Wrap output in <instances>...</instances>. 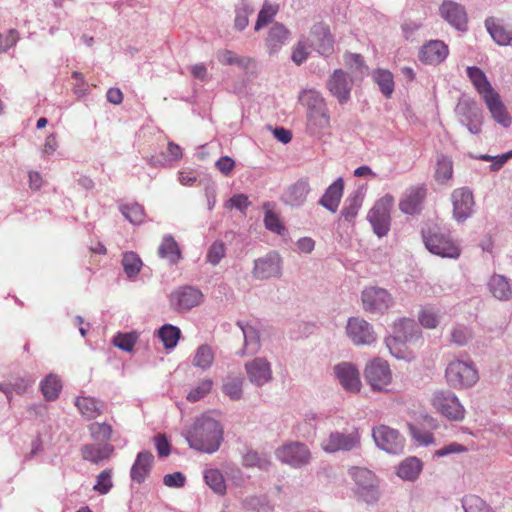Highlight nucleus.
<instances>
[{
	"label": "nucleus",
	"mask_w": 512,
	"mask_h": 512,
	"mask_svg": "<svg viewBox=\"0 0 512 512\" xmlns=\"http://www.w3.org/2000/svg\"><path fill=\"white\" fill-rule=\"evenodd\" d=\"M364 377L373 390L383 391L390 384L392 374L385 360L375 358L366 365Z\"/></svg>",
	"instance_id": "12"
},
{
	"label": "nucleus",
	"mask_w": 512,
	"mask_h": 512,
	"mask_svg": "<svg viewBox=\"0 0 512 512\" xmlns=\"http://www.w3.org/2000/svg\"><path fill=\"white\" fill-rule=\"evenodd\" d=\"M334 373L341 386L349 392H359L361 388L360 374L356 366L350 362H342L334 367Z\"/></svg>",
	"instance_id": "20"
},
{
	"label": "nucleus",
	"mask_w": 512,
	"mask_h": 512,
	"mask_svg": "<svg viewBox=\"0 0 512 512\" xmlns=\"http://www.w3.org/2000/svg\"><path fill=\"white\" fill-rule=\"evenodd\" d=\"M299 101L306 107V113L327 107L321 93L315 89H304L299 94Z\"/></svg>",
	"instance_id": "38"
},
{
	"label": "nucleus",
	"mask_w": 512,
	"mask_h": 512,
	"mask_svg": "<svg viewBox=\"0 0 512 512\" xmlns=\"http://www.w3.org/2000/svg\"><path fill=\"white\" fill-rule=\"evenodd\" d=\"M448 55L447 45L440 40H431L423 45L419 58L425 64H438L446 59Z\"/></svg>",
	"instance_id": "24"
},
{
	"label": "nucleus",
	"mask_w": 512,
	"mask_h": 512,
	"mask_svg": "<svg viewBox=\"0 0 512 512\" xmlns=\"http://www.w3.org/2000/svg\"><path fill=\"white\" fill-rule=\"evenodd\" d=\"M344 191L342 178L336 179L325 191L319 200V204L328 211L335 213L338 210Z\"/></svg>",
	"instance_id": "28"
},
{
	"label": "nucleus",
	"mask_w": 512,
	"mask_h": 512,
	"mask_svg": "<svg viewBox=\"0 0 512 512\" xmlns=\"http://www.w3.org/2000/svg\"><path fill=\"white\" fill-rule=\"evenodd\" d=\"M61 390V383L57 376L50 374L41 382V391L48 401L55 400Z\"/></svg>",
	"instance_id": "47"
},
{
	"label": "nucleus",
	"mask_w": 512,
	"mask_h": 512,
	"mask_svg": "<svg viewBox=\"0 0 512 512\" xmlns=\"http://www.w3.org/2000/svg\"><path fill=\"white\" fill-rule=\"evenodd\" d=\"M290 35L289 30L281 23H275L268 32L266 47L269 54L278 52Z\"/></svg>",
	"instance_id": "32"
},
{
	"label": "nucleus",
	"mask_w": 512,
	"mask_h": 512,
	"mask_svg": "<svg viewBox=\"0 0 512 512\" xmlns=\"http://www.w3.org/2000/svg\"><path fill=\"white\" fill-rule=\"evenodd\" d=\"M217 60L222 65H235L240 68H247L251 62L249 57H242L231 50L223 49L216 53Z\"/></svg>",
	"instance_id": "43"
},
{
	"label": "nucleus",
	"mask_w": 512,
	"mask_h": 512,
	"mask_svg": "<svg viewBox=\"0 0 512 512\" xmlns=\"http://www.w3.org/2000/svg\"><path fill=\"white\" fill-rule=\"evenodd\" d=\"M417 323L412 319H400L394 323L393 336L387 337L385 343L392 355L402 358L401 351H394L397 344H404L417 340L420 337Z\"/></svg>",
	"instance_id": "7"
},
{
	"label": "nucleus",
	"mask_w": 512,
	"mask_h": 512,
	"mask_svg": "<svg viewBox=\"0 0 512 512\" xmlns=\"http://www.w3.org/2000/svg\"><path fill=\"white\" fill-rule=\"evenodd\" d=\"M122 266L127 277L134 278L141 270L142 260L135 252H125L122 258Z\"/></svg>",
	"instance_id": "46"
},
{
	"label": "nucleus",
	"mask_w": 512,
	"mask_h": 512,
	"mask_svg": "<svg viewBox=\"0 0 512 512\" xmlns=\"http://www.w3.org/2000/svg\"><path fill=\"white\" fill-rule=\"evenodd\" d=\"M453 205V218L462 223L472 216L474 213V196L472 191L467 187L455 189L451 194Z\"/></svg>",
	"instance_id": "16"
},
{
	"label": "nucleus",
	"mask_w": 512,
	"mask_h": 512,
	"mask_svg": "<svg viewBox=\"0 0 512 512\" xmlns=\"http://www.w3.org/2000/svg\"><path fill=\"white\" fill-rule=\"evenodd\" d=\"M373 77L381 92L386 97H390L394 91V80L392 73L387 70L379 69L374 73Z\"/></svg>",
	"instance_id": "49"
},
{
	"label": "nucleus",
	"mask_w": 512,
	"mask_h": 512,
	"mask_svg": "<svg viewBox=\"0 0 512 512\" xmlns=\"http://www.w3.org/2000/svg\"><path fill=\"white\" fill-rule=\"evenodd\" d=\"M275 454L281 462L295 468L307 465L311 459L308 447L300 442L284 444L276 450Z\"/></svg>",
	"instance_id": "14"
},
{
	"label": "nucleus",
	"mask_w": 512,
	"mask_h": 512,
	"mask_svg": "<svg viewBox=\"0 0 512 512\" xmlns=\"http://www.w3.org/2000/svg\"><path fill=\"white\" fill-rule=\"evenodd\" d=\"M485 27L491 38L500 46L512 45V25L503 20L488 17L485 20Z\"/></svg>",
	"instance_id": "22"
},
{
	"label": "nucleus",
	"mask_w": 512,
	"mask_h": 512,
	"mask_svg": "<svg viewBox=\"0 0 512 512\" xmlns=\"http://www.w3.org/2000/svg\"><path fill=\"white\" fill-rule=\"evenodd\" d=\"M376 446L389 454L398 455L404 452L405 439L398 430L386 425H379L372 430Z\"/></svg>",
	"instance_id": "8"
},
{
	"label": "nucleus",
	"mask_w": 512,
	"mask_h": 512,
	"mask_svg": "<svg viewBox=\"0 0 512 512\" xmlns=\"http://www.w3.org/2000/svg\"><path fill=\"white\" fill-rule=\"evenodd\" d=\"M466 73L474 88L483 99L496 92L488 81L485 73L479 67L469 66L466 69Z\"/></svg>",
	"instance_id": "31"
},
{
	"label": "nucleus",
	"mask_w": 512,
	"mask_h": 512,
	"mask_svg": "<svg viewBox=\"0 0 512 512\" xmlns=\"http://www.w3.org/2000/svg\"><path fill=\"white\" fill-rule=\"evenodd\" d=\"M419 322L423 327L433 329L439 323L438 315L432 309H424L419 314Z\"/></svg>",
	"instance_id": "64"
},
{
	"label": "nucleus",
	"mask_w": 512,
	"mask_h": 512,
	"mask_svg": "<svg viewBox=\"0 0 512 512\" xmlns=\"http://www.w3.org/2000/svg\"><path fill=\"white\" fill-rule=\"evenodd\" d=\"M75 405L86 419L91 420L102 414L104 403L93 397H77Z\"/></svg>",
	"instance_id": "34"
},
{
	"label": "nucleus",
	"mask_w": 512,
	"mask_h": 512,
	"mask_svg": "<svg viewBox=\"0 0 512 512\" xmlns=\"http://www.w3.org/2000/svg\"><path fill=\"white\" fill-rule=\"evenodd\" d=\"M205 483L218 495L226 493V483L222 473L218 469H206L204 471Z\"/></svg>",
	"instance_id": "41"
},
{
	"label": "nucleus",
	"mask_w": 512,
	"mask_h": 512,
	"mask_svg": "<svg viewBox=\"0 0 512 512\" xmlns=\"http://www.w3.org/2000/svg\"><path fill=\"white\" fill-rule=\"evenodd\" d=\"M189 447L201 453H215L223 441V428L216 419L202 415L182 432Z\"/></svg>",
	"instance_id": "1"
},
{
	"label": "nucleus",
	"mask_w": 512,
	"mask_h": 512,
	"mask_svg": "<svg viewBox=\"0 0 512 512\" xmlns=\"http://www.w3.org/2000/svg\"><path fill=\"white\" fill-rule=\"evenodd\" d=\"M89 432L94 440L107 443L111 439L112 427L107 423L94 422L89 425Z\"/></svg>",
	"instance_id": "53"
},
{
	"label": "nucleus",
	"mask_w": 512,
	"mask_h": 512,
	"mask_svg": "<svg viewBox=\"0 0 512 512\" xmlns=\"http://www.w3.org/2000/svg\"><path fill=\"white\" fill-rule=\"evenodd\" d=\"M432 405L450 420H462L465 410L456 395L451 391H437L432 398Z\"/></svg>",
	"instance_id": "11"
},
{
	"label": "nucleus",
	"mask_w": 512,
	"mask_h": 512,
	"mask_svg": "<svg viewBox=\"0 0 512 512\" xmlns=\"http://www.w3.org/2000/svg\"><path fill=\"white\" fill-rule=\"evenodd\" d=\"M135 343L136 336L133 333H118L113 339V344L117 348L127 352H130L133 349Z\"/></svg>",
	"instance_id": "61"
},
{
	"label": "nucleus",
	"mask_w": 512,
	"mask_h": 512,
	"mask_svg": "<svg viewBox=\"0 0 512 512\" xmlns=\"http://www.w3.org/2000/svg\"><path fill=\"white\" fill-rule=\"evenodd\" d=\"M453 164L452 160L444 155L438 157L436 167L437 181L444 183L452 178Z\"/></svg>",
	"instance_id": "51"
},
{
	"label": "nucleus",
	"mask_w": 512,
	"mask_h": 512,
	"mask_svg": "<svg viewBox=\"0 0 512 512\" xmlns=\"http://www.w3.org/2000/svg\"><path fill=\"white\" fill-rule=\"evenodd\" d=\"M425 190L423 188L411 189L399 203V208L403 213L414 214L418 211L423 199Z\"/></svg>",
	"instance_id": "35"
},
{
	"label": "nucleus",
	"mask_w": 512,
	"mask_h": 512,
	"mask_svg": "<svg viewBox=\"0 0 512 512\" xmlns=\"http://www.w3.org/2000/svg\"><path fill=\"white\" fill-rule=\"evenodd\" d=\"M394 204V197L390 194L380 198L367 214V220L371 224L374 233L378 237L386 236L390 229V212Z\"/></svg>",
	"instance_id": "5"
},
{
	"label": "nucleus",
	"mask_w": 512,
	"mask_h": 512,
	"mask_svg": "<svg viewBox=\"0 0 512 512\" xmlns=\"http://www.w3.org/2000/svg\"><path fill=\"white\" fill-rule=\"evenodd\" d=\"M253 8L249 4L242 1L236 8V16L234 26L237 30H244L249 23V15L253 13Z\"/></svg>",
	"instance_id": "55"
},
{
	"label": "nucleus",
	"mask_w": 512,
	"mask_h": 512,
	"mask_svg": "<svg viewBox=\"0 0 512 512\" xmlns=\"http://www.w3.org/2000/svg\"><path fill=\"white\" fill-rule=\"evenodd\" d=\"M248 380L255 386L262 387L273 378L271 363L265 357H256L245 363Z\"/></svg>",
	"instance_id": "19"
},
{
	"label": "nucleus",
	"mask_w": 512,
	"mask_h": 512,
	"mask_svg": "<svg viewBox=\"0 0 512 512\" xmlns=\"http://www.w3.org/2000/svg\"><path fill=\"white\" fill-rule=\"evenodd\" d=\"M278 11V5L264 4L258 14V18L255 24V30H260L263 26L267 25L272 21L273 17Z\"/></svg>",
	"instance_id": "56"
},
{
	"label": "nucleus",
	"mask_w": 512,
	"mask_h": 512,
	"mask_svg": "<svg viewBox=\"0 0 512 512\" xmlns=\"http://www.w3.org/2000/svg\"><path fill=\"white\" fill-rule=\"evenodd\" d=\"M252 275L258 280L279 278L282 275V258L275 252H269L265 256L254 261Z\"/></svg>",
	"instance_id": "15"
},
{
	"label": "nucleus",
	"mask_w": 512,
	"mask_h": 512,
	"mask_svg": "<svg viewBox=\"0 0 512 512\" xmlns=\"http://www.w3.org/2000/svg\"><path fill=\"white\" fill-rule=\"evenodd\" d=\"M243 465L246 467H257L261 470H268L271 462L265 455L249 450L243 455Z\"/></svg>",
	"instance_id": "50"
},
{
	"label": "nucleus",
	"mask_w": 512,
	"mask_h": 512,
	"mask_svg": "<svg viewBox=\"0 0 512 512\" xmlns=\"http://www.w3.org/2000/svg\"><path fill=\"white\" fill-rule=\"evenodd\" d=\"M243 382L242 377H227L223 382L222 392L231 400H240L243 395Z\"/></svg>",
	"instance_id": "45"
},
{
	"label": "nucleus",
	"mask_w": 512,
	"mask_h": 512,
	"mask_svg": "<svg viewBox=\"0 0 512 512\" xmlns=\"http://www.w3.org/2000/svg\"><path fill=\"white\" fill-rule=\"evenodd\" d=\"M113 451L114 447L108 443L86 444L81 448V455L84 460L98 464L108 459Z\"/></svg>",
	"instance_id": "30"
},
{
	"label": "nucleus",
	"mask_w": 512,
	"mask_h": 512,
	"mask_svg": "<svg viewBox=\"0 0 512 512\" xmlns=\"http://www.w3.org/2000/svg\"><path fill=\"white\" fill-rule=\"evenodd\" d=\"M422 471V462L416 457H408L403 460L398 468L397 475L406 481H414Z\"/></svg>",
	"instance_id": "37"
},
{
	"label": "nucleus",
	"mask_w": 512,
	"mask_h": 512,
	"mask_svg": "<svg viewBox=\"0 0 512 512\" xmlns=\"http://www.w3.org/2000/svg\"><path fill=\"white\" fill-rule=\"evenodd\" d=\"M154 456L149 451H142L131 468L130 475L133 481L142 483L148 475Z\"/></svg>",
	"instance_id": "33"
},
{
	"label": "nucleus",
	"mask_w": 512,
	"mask_h": 512,
	"mask_svg": "<svg viewBox=\"0 0 512 512\" xmlns=\"http://www.w3.org/2000/svg\"><path fill=\"white\" fill-rule=\"evenodd\" d=\"M214 358L215 354L212 347L207 344H202L197 348L192 364L197 368L207 370L212 366Z\"/></svg>",
	"instance_id": "40"
},
{
	"label": "nucleus",
	"mask_w": 512,
	"mask_h": 512,
	"mask_svg": "<svg viewBox=\"0 0 512 512\" xmlns=\"http://www.w3.org/2000/svg\"><path fill=\"white\" fill-rule=\"evenodd\" d=\"M483 100L491 113L492 118L500 125L509 127L512 122V118L506 110L500 95L497 92H494Z\"/></svg>",
	"instance_id": "27"
},
{
	"label": "nucleus",
	"mask_w": 512,
	"mask_h": 512,
	"mask_svg": "<svg viewBox=\"0 0 512 512\" xmlns=\"http://www.w3.org/2000/svg\"><path fill=\"white\" fill-rule=\"evenodd\" d=\"M123 216L132 224H140L144 220V209L138 203L123 205L121 207Z\"/></svg>",
	"instance_id": "52"
},
{
	"label": "nucleus",
	"mask_w": 512,
	"mask_h": 512,
	"mask_svg": "<svg viewBox=\"0 0 512 512\" xmlns=\"http://www.w3.org/2000/svg\"><path fill=\"white\" fill-rule=\"evenodd\" d=\"M348 474L354 482L353 492L359 500L367 504H374L379 500V480L371 470L351 467Z\"/></svg>",
	"instance_id": "2"
},
{
	"label": "nucleus",
	"mask_w": 512,
	"mask_h": 512,
	"mask_svg": "<svg viewBox=\"0 0 512 512\" xmlns=\"http://www.w3.org/2000/svg\"><path fill=\"white\" fill-rule=\"evenodd\" d=\"M202 292L193 286H181L171 292L169 302L177 312H187L203 302Z\"/></svg>",
	"instance_id": "13"
},
{
	"label": "nucleus",
	"mask_w": 512,
	"mask_h": 512,
	"mask_svg": "<svg viewBox=\"0 0 512 512\" xmlns=\"http://www.w3.org/2000/svg\"><path fill=\"white\" fill-rule=\"evenodd\" d=\"M363 309L369 313L383 314L394 304V299L388 290L370 286L361 294Z\"/></svg>",
	"instance_id": "9"
},
{
	"label": "nucleus",
	"mask_w": 512,
	"mask_h": 512,
	"mask_svg": "<svg viewBox=\"0 0 512 512\" xmlns=\"http://www.w3.org/2000/svg\"><path fill=\"white\" fill-rule=\"evenodd\" d=\"M243 509L247 511H270L271 507L268 505L266 496H249L242 502Z\"/></svg>",
	"instance_id": "54"
},
{
	"label": "nucleus",
	"mask_w": 512,
	"mask_h": 512,
	"mask_svg": "<svg viewBox=\"0 0 512 512\" xmlns=\"http://www.w3.org/2000/svg\"><path fill=\"white\" fill-rule=\"evenodd\" d=\"M237 326L241 329L244 337V346L237 354L239 356L256 354L261 347L259 331L254 326L241 321L237 322Z\"/></svg>",
	"instance_id": "26"
},
{
	"label": "nucleus",
	"mask_w": 512,
	"mask_h": 512,
	"mask_svg": "<svg viewBox=\"0 0 512 512\" xmlns=\"http://www.w3.org/2000/svg\"><path fill=\"white\" fill-rule=\"evenodd\" d=\"M307 41L311 48L320 55L328 57L334 51V39L330 29L324 23H316L312 26Z\"/></svg>",
	"instance_id": "18"
},
{
	"label": "nucleus",
	"mask_w": 512,
	"mask_h": 512,
	"mask_svg": "<svg viewBox=\"0 0 512 512\" xmlns=\"http://www.w3.org/2000/svg\"><path fill=\"white\" fill-rule=\"evenodd\" d=\"M346 335L356 346H369L377 340L373 326L361 317H350L345 327Z\"/></svg>",
	"instance_id": "10"
},
{
	"label": "nucleus",
	"mask_w": 512,
	"mask_h": 512,
	"mask_svg": "<svg viewBox=\"0 0 512 512\" xmlns=\"http://www.w3.org/2000/svg\"><path fill=\"white\" fill-rule=\"evenodd\" d=\"M447 383L454 388L471 387L478 381V372L471 361L454 360L445 371Z\"/></svg>",
	"instance_id": "4"
},
{
	"label": "nucleus",
	"mask_w": 512,
	"mask_h": 512,
	"mask_svg": "<svg viewBox=\"0 0 512 512\" xmlns=\"http://www.w3.org/2000/svg\"><path fill=\"white\" fill-rule=\"evenodd\" d=\"M487 286L493 297L499 301H509L512 299V282L506 276L501 274L492 275Z\"/></svg>",
	"instance_id": "29"
},
{
	"label": "nucleus",
	"mask_w": 512,
	"mask_h": 512,
	"mask_svg": "<svg viewBox=\"0 0 512 512\" xmlns=\"http://www.w3.org/2000/svg\"><path fill=\"white\" fill-rule=\"evenodd\" d=\"M213 382L211 379L202 380L197 387L193 388L187 395V400L190 402H197L206 396L212 388Z\"/></svg>",
	"instance_id": "59"
},
{
	"label": "nucleus",
	"mask_w": 512,
	"mask_h": 512,
	"mask_svg": "<svg viewBox=\"0 0 512 512\" xmlns=\"http://www.w3.org/2000/svg\"><path fill=\"white\" fill-rule=\"evenodd\" d=\"M310 45L306 40H299L292 52V60L297 65L302 64L309 56Z\"/></svg>",
	"instance_id": "63"
},
{
	"label": "nucleus",
	"mask_w": 512,
	"mask_h": 512,
	"mask_svg": "<svg viewBox=\"0 0 512 512\" xmlns=\"http://www.w3.org/2000/svg\"><path fill=\"white\" fill-rule=\"evenodd\" d=\"M353 86L351 77L342 69H336L326 82V88L337 99L339 104H346L350 100Z\"/></svg>",
	"instance_id": "17"
},
{
	"label": "nucleus",
	"mask_w": 512,
	"mask_h": 512,
	"mask_svg": "<svg viewBox=\"0 0 512 512\" xmlns=\"http://www.w3.org/2000/svg\"><path fill=\"white\" fill-rule=\"evenodd\" d=\"M270 206V203L264 204L265 211V217H264V224L265 227L275 233L282 234L284 230V226L281 224L279 217L270 209H268Z\"/></svg>",
	"instance_id": "57"
},
{
	"label": "nucleus",
	"mask_w": 512,
	"mask_h": 512,
	"mask_svg": "<svg viewBox=\"0 0 512 512\" xmlns=\"http://www.w3.org/2000/svg\"><path fill=\"white\" fill-rule=\"evenodd\" d=\"M362 204L363 195L361 192L357 191L346 199L345 205L341 211V216L348 222L354 221Z\"/></svg>",
	"instance_id": "39"
},
{
	"label": "nucleus",
	"mask_w": 512,
	"mask_h": 512,
	"mask_svg": "<svg viewBox=\"0 0 512 512\" xmlns=\"http://www.w3.org/2000/svg\"><path fill=\"white\" fill-rule=\"evenodd\" d=\"M310 184L307 179H299L290 185L282 195V201L291 207H301L310 193Z\"/></svg>",
	"instance_id": "23"
},
{
	"label": "nucleus",
	"mask_w": 512,
	"mask_h": 512,
	"mask_svg": "<svg viewBox=\"0 0 512 512\" xmlns=\"http://www.w3.org/2000/svg\"><path fill=\"white\" fill-rule=\"evenodd\" d=\"M440 14L456 29L461 31L467 29V14L462 5L454 1L446 0L440 6Z\"/></svg>",
	"instance_id": "21"
},
{
	"label": "nucleus",
	"mask_w": 512,
	"mask_h": 512,
	"mask_svg": "<svg viewBox=\"0 0 512 512\" xmlns=\"http://www.w3.org/2000/svg\"><path fill=\"white\" fill-rule=\"evenodd\" d=\"M361 435L358 428L350 431H333L321 442L326 453L349 452L360 448Z\"/></svg>",
	"instance_id": "6"
},
{
	"label": "nucleus",
	"mask_w": 512,
	"mask_h": 512,
	"mask_svg": "<svg viewBox=\"0 0 512 512\" xmlns=\"http://www.w3.org/2000/svg\"><path fill=\"white\" fill-rule=\"evenodd\" d=\"M225 256V245L221 241L214 242L208 252L206 259L212 265H217L221 259Z\"/></svg>",
	"instance_id": "62"
},
{
	"label": "nucleus",
	"mask_w": 512,
	"mask_h": 512,
	"mask_svg": "<svg viewBox=\"0 0 512 512\" xmlns=\"http://www.w3.org/2000/svg\"><path fill=\"white\" fill-rule=\"evenodd\" d=\"M464 512H495L483 499L476 495H466L462 499Z\"/></svg>",
	"instance_id": "48"
},
{
	"label": "nucleus",
	"mask_w": 512,
	"mask_h": 512,
	"mask_svg": "<svg viewBox=\"0 0 512 512\" xmlns=\"http://www.w3.org/2000/svg\"><path fill=\"white\" fill-rule=\"evenodd\" d=\"M460 121L471 134H479L482 125V112L477 107H469L468 114H463Z\"/></svg>",
	"instance_id": "42"
},
{
	"label": "nucleus",
	"mask_w": 512,
	"mask_h": 512,
	"mask_svg": "<svg viewBox=\"0 0 512 512\" xmlns=\"http://www.w3.org/2000/svg\"><path fill=\"white\" fill-rule=\"evenodd\" d=\"M158 254L161 258L166 259L170 264H177L181 259L180 248L171 235L163 237L158 248Z\"/></svg>",
	"instance_id": "36"
},
{
	"label": "nucleus",
	"mask_w": 512,
	"mask_h": 512,
	"mask_svg": "<svg viewBox=\"0 0 512 512\" xmlns=\"http://www.w3.org/2000/svg\"><path fill=\"white\" fill-rule=\"evenodd\" d=\"M307 130L311 135L320 136L330 127V114L328 107L306 113Z\"/></svg>",
	"instance_id": "25"
},
{
	"label": "nucleus",
	"mask_w": 512,
	"mask_h": 512,
	"mask_svg": "<svg viewBox=\"0 0 512 512\" xmlns=\"http://www.w3.org/2000/svg\"><path fill=\"white\" fill-rule=\"evenodd\" d=\"M180 335V329L171 324H165L158 330V336L166 349L174 348L179 341Z\"/></svg>",
	"instance_id": "44"
},
{
	"label": "nucleus",
	"mask_w": 512,
	"mask_h": 512,
	"mask_svg": "<svg viewBox=\"0 0 512 512\" xmlns=\"http://www.w3.org/2000/svg\"><path fill=\"white\" fill-rule=\"evenodd\" d=\"M472 338L470 329L463 325L455 326L451 331V341L457 345L463 346Z\"/></svg>",
	"instance_id": "60"
},
{
	"label": "nucleus",
	"mask_w": 512,
	"mask_h": 512,
	"mask_svg": "<svg viewBox=\"0 0 512 512\" xmlns=\"http://www.w3.org/2000/svg\"><path fill=\"white\" fill-rule=\"evenodd\" d=\"M113 487L112 482V470L106 469L103 470L98 476L96 480V484L94 485L93 489L100 494L104 495L107 494L111 488Z\"/></svg>",
	"instance_id": "58"
},
{
	"label": "nucleus",
	"mask_w": 512,
	"mask_h": 512,
	"mask_svg": "<svg viewBox=\"0 0 512 512\" xmlns=\"http://www.w3.org/2000/svg\"><path fill=\"white\" fill-rule=\"evenodd\" d=\"M425 247L432 253L443 258L457 259L461 254L459 245L438 227H430L422 231Z\"/></svg>",
	"instance_id": "3"
}]
</instances>
